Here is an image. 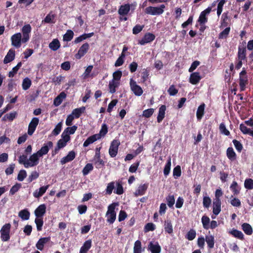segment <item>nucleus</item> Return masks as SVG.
Segmentation results:
<instances>
[{
  "label": "nucleus",
  "instance_id": "a211bd4d",
  "mask_svg": "<svg viewBox=\"0 0 253 253\" xmlns=\"http://www.w3.org/2000/svg\"><path fill=\"white\" fill-rule=\"evenodd\" d=\"M50 241V237L41 238L37 243L36 247L38 250L42 251L43 250L44 245L49 242Z\"/></svg>",
  "mask_w": 253,
  "mask_h": 253
},
{
  "label": "nucleus",
  "instance_id": "8fccbe9b",
  "mask_svg": "<svg viewBox=\"0 0 253 253\" xmlns=\"http://www.w3.org/2000/svg\"><path fill=\"white\" fill-rule=\"evenodd\" d=\"M196 236V231L193 229H191L187 232L186 235V238L188 240L192 241L195 239Z\"/></svg>",
  "mask_w": 253,
  "mask_h": 253
},
{
  "label": "nucleus",
  "instance_id": "ddd939ff",
  "mask_svg": "<svg viewBox=\"0 0 253 253\" xmlns=\"http://www.w3.org/2000/svg\"><path fill=\"white\" fill-rule=\"evenodd\" d=\"M52 147L53 143L50 141H49L46 143L44 144L43 146L42 147L41 149L37 152L39 156L42 157L43 155L47 154L49 149Z\"/></svg>",
  "mask_w": 253,
  "mask_h": 253
},
{
  "label": "nucleus",
  "instance_id": "c03bdc74",
  "mask_svg": "<svg viewBox=\"0 0 253 253\" xmlns=\"http://www.w3.org/2000/svg\"><path fill=\"white\" fill-rule=\"evenodd\" d=\"M73 37L74 32L71 30H68L63 36V41L70 42L73 39Z\"/></svg>",
  "mask_w": 253,
  "mask_h": 253
},
{
  "label": "nucleus",
  "instance_id": "79ce46f5",
  "mask_svg": "<svg viewBox=\"0 0 253 253\" xmlns=\"http://www.w3.org/2000/svg\"><path fill=\"white\" fill-rule=\"evenodd\" d=\"M19 163L20 164L24 165L25 168H28L29 165H27V163H29V161L27 159V156L26 155H22L19 157L18 159Z\"/></svg>",
  "mask_w": 253,
  "mask_h": 253
},
{
  "label": "nucleus",
  "instance_id": "680f3d73",
  "mask_svg": "<svg viewBox=\"0 0 253 253\" xmlns=\"http://www.w3.org/2000/svg\"><path fill=\"white\" fill-rule=\"evenodd\" d=\"M95 164L96 168L97 169H100L104 166V162L101 159L99 153H98V157H97V159L95 161Z\"/></svg>",
  "mask_w": 253,
  "mask_h": 253
},
{
  "label": "nucleus",
  "instance_id": "0eeeda50",
  "mask_svg": "<svg viewBox=\"0 0 253 253\" xmlns=\"http://www.w3.org/2000/svg\"><path fill=\"white\" fill-rule=\"evenodd\" d=\"M155 35L151 33H146L143 38L138 41V43L140 45H145L153 41L155 39Z\"/></svg>",
  "mask_w": 253,
  "mask_h": 253
},
{
  "label": "nucleus",
  "instance_id": "58836bf2",
  "mask_svg": "<svg viewBox=\"0 0 253 253\" xmlns=\"http://www.w3.org/2000/svg\"><path fill=\"white\" fill-rule=\"evenodd\" d=\"M201 222L205 229L207 230L210 228V223L211 222L210 219L208 216L206 215H203L201 219Z\"/></svg>",
  "mask_w": 253,
  "mask_h": 253
},
{
  "label": "nucleus",
  "instance_id": "b1692460",
  "mask_svg": "<svg viewBox=\"0 0 253 253\" xmlns=\"http://www.w3.org/2000/svg\"><path fill=\"white\" fill-rule=\"evenodd\" d=\"M49 185H47L40 187L39 191L38 190H35L33 193L34 197L36 198L42 197L45 193Z\"/></svg>",
  "mask_w": 253,
  "mask_h": 253
},
{
  "label": "nucleus",
  "instance_id": "de8ad7c7",
  "mask_svg": "<svg viewBox=\"0 0 253 253\" xmlns=\"http://www.w3.org/2000/svg\"><path fill=\"white\" fill-rule=\"evenodd\" d=\"M31 84L32 82L31 80L28 78H26L23 80L22 82V88L24 90H26L30 88V87L31 85Z\"/></svg>",
  "mask_w": 253,
  "mask_h": 253
},
{
  "label": "nucleus",
  "instance_id": "5fc2aeb1",
  "mask_svg": "<svg viewBox=\"0 0 253 253\" xmlns=\"http://www.w3.org/2000/svg\"><path fill=\"white\" fill-rule=\"evenodd\" d=\"M219 129L220 133L222 134H224L227 136H229L230 134L229 131L226 128L225 125L223 123L220 124Z\"/></svg>",
  "mask_w": 253,
  "mask_h": 253
},
{
  "label": "nucleus",
  "instance_id": "37998d69",
  "mask_svg": "<svg viewBox=\"0 0 253 253\" xmlns=\"http://www.w3.org/2000/svg\"><path fill=\"white\" fill-rule=\"evenodd\" d=\"M93 69V66L92 65H89L87 67L86 69L85 70L83 74V78L84 79H86L88 78L89 77H93L94 75L93 74H91L90 75V73Z\"/></svg>",
  "mask_w": 253,
  "mask_h": 253
},
{
  "label": "nucleus",
  "instance_id": "052dcab7",
  "mask_svg": "<svg viewBox=\"0 0 253 253\" xmlns=\"http://www.w3.org/2000/svg\"><path fill=\"white\" fill-rule=\"evenodd\" d=\"M39 176V173L37 171H32L27 179L28 182H31L34 180L37 179Z\"/></svg>",
  "mask_w": 253,
  "mask_h": 253
},
{
  "label": "nucleus",
  "instance_id": "bb28decb",
  "mask_svg": "<svg viewBox=\"0 0 253 253\" xmlns=\"http://www.w3.org/2000/svg\"><path fill=\"white\" fill-rule=\"evenodd\" d=\"M164 229L166 233L169 234H172L173 233V230L172 222L170 219H167L165 221Z\"/></svg>",
  "mask_w": 253,
  "mask_h": 253
},
{
  "label": "nucleus",
  "instance_id": "39448f33",
  "mask_svg": "<svg viewBox=\"0 0 253 253\" xmlns=\"http://www.w3.org/2000/svg\"><path fill=\"white\" fill-rule=\"evenodd\" d=\"M120 142L118 139H114L111 143L109 149V154L111 157H115L117 154Z\"/></svg>",
  "mask_w": 253,
  "mask_h": 253
},
{
  "label": "nucleus",
  "instance_id": "6ab92c4d",
  "mask_svg": "<svg viewBox=\"0 0 253 253\" xmlns=\"http://www.w3.org/2000/svg\"><path fill=\"white\" fill-rule=\"evenodd\" d=\"M15 50L13 48L10 49L4 58L3 63L4 64H7L12 61L15 58Z\"/></svg>",
  "mask_w": 253,
  "mask_h": 253
},
{
  "label": "nucleus",
  "instance_id": "0e129e2a",
  "mask_svg": "<svg viewBox=\"0 0 253 253\" xmlns=\"http://www.w3.org/2000/svg\"><path fill=\"white\" fill-rule=\"evenodd\" d=\"M211 200L209 196H204L203 197V204L205 208H209L211 204Z\"/></svg>",
  "mask_w": 253,
  "mask_h": 253
},
{
  "label": "nucleus",
  "instance_id": "49530a36",
  "mask_svg": "<svg viewBox=\"0 0 253 253\" xmlns=\"http://www.w3.org/2000/svg\"><path fill=\"white\" fill-rule=\"evenodd\" d=\"M170 167L171 158L170 157H169L164 169V174L165 176H167L169 174L170 170Z\"/></svg>",
  "mask_w": 253,
  "mask_h": 253
},
{
  "label": "nucleus",
  "instance_id": "5701e85b",
  "mask_svg": "<svg viewBox=\"0 0 253 253\" xmlns=\"http://www.w3.org/2000/svg\"><path fill=\"white\" fill-rule=\"evenodd\" d=\"M76 157V153L74 151H70L67 155L63 157L61 160V164L63 165L73 161Z\"/></svg>",
  "mask_w": 253,
  "mask_h": 253
},
{
  "label": "nucleus",
  "instance_id": "69168bd1",
  "mask_svg": "<svg viewBox=\"0 0 253 253\" xmlns=\"http://www.w3.org/2000/svg\"><path fill=\"white\" fill-rule=\"evenodd\" d=\"M115 188V182H111L108 184L106 189V193L108 195H111L112 193L113 189Z\"/></svg>",
  "mask_w": 253,
  "mask_h": 253
},
{
  "label": "nucleus",
  "instance_id": "6e6d98bb",
  "mask_svg": "<svg viewBox=\"0 0 253 253\" xmlns=\"http://www.w3.org/2000/svg\"><path fill=\"white\" fill-rule=\"evenodd\" d=\"M181 170L180 166L177 165L176 166L173 170V176L175 178H177L181 176Z\"/></svg>",
  "mask_w": 253,
  "mask_h": 253
},
{
  "label": "nucleus",
  "instance_id": "aec40b11",
  "mask_svg": "<svg viewBox=\"0 0 253 253\" xmlns=\"http://www.w3.org/2000/svg\"><path fill=\"white\" fill-rule=\"evenodd\" d=\"M130 9V6L128 3L121 5L118 9V14L121 16H126L129 12Z\"/></svg>",
  "mask_w": 253,
  "mask_h": 253
},
{
  "label": "nucleus",
  "instance_id": "2eb2a0df",
  "mask_svg": "<svg viewBox=\"0 0 253 253\" xmlns=\"http://www.w3.org/2000/svg\"><path fill=\"white\" fill-rule=\"evenodd\" d=\"M40 157L37 152L32 154L29 158V163L26 164L29 165V168L37 166L39 163V157Z\"/></svg>",
  "mask_w": 253,
  "mask_h": 253
},
{
  "label": "nucleus",
  "instance_id": "774afa93",
  "mask_svg": "<svg viewBox=\"0 0 253 253\" xmlns=\"http://www.w3.org/2000/svg\"><path fill=\"white\" fill-rule=\"evenodd\" d=\"M230 31V27H227L223 31H222L220 34H219V39H224L226 38L229 35V33Z\"/></svg>",
  "mask_w": 253,
  "mask_h": 253
},
{
  "label": "nucleus",
  "instance_id": "20e7f679",
  "mask_svg": "<svg viewBox=\"0 0 253 253\" xmlns=\"http://www.w3.org/2000/svg\"><path fill=\"white\" fill-rule=\"evenodd\" d=\"M115 206L114 204L109 205L108 207V211L106 213L107 217V221L110 224H113L116 218V213L115 211Z\"/></svg>",
  "mask_w": 253,
  "mask_h": 253
},
{
  "label": "nucleus",
  "instance_id": "412c9836",
  "mask_svg": "<svg viewBox=\"0 0 253 253\" xmlns=\"http://www.w3.org/2000/svg\"><path fill=\"white\" fill-rule=\"evenodd\" d=\"M100 138V135L98 134H93L89 137H88L85 141L84 142L83 144V146L85 147L88 146L90 144L93 143L96 140L99 139Z\"/></svg>",
  "mask_w": 253,
  "mask_h": 253
},
{
  "label": "nucleus",
  "instance_id": "6e6552de",
  "mask_svg": "<svg viewBox=\"0 0 253 253\" xmlns=\"http://www.w3.org/2000/svg\"><path fill=\"white\" fill-rule=\"evenodd\" d=\"M211 8L208 7L207 8L202 11L200 14L198 20V22L200 25L205 24L208 22V18L207 15L211 12Z\"/></svg>",
  "mask_w": 253,
  "mask_h": 253
},
{
  "label": "nucleus",
  "instance_id": "09e8293b",
  "mask_svg": "<svg viewBox=\"0 0 253 253\" xmlns=\"http://www.w3.org/2000/svg\"><path fill=\"white\" fill-rule=\"evenodd\" d=\"M167 204L169 208H172L175 203V199L173 195H169L166 197Z\"/></svg>",
  "mask_w": 253,
  "mask_h": 253
},
{
  "label": "nucleus",
  "instance_id": "393cba45",
  "mask_svg": "<svg viewBox=\"0 0 253 253\" xmlns=\"http://www.w3.org/2000/svg\"><path fill=\"white\" fill-rule=\"evenodd\" d=\"M205 240L207 243L208 248L209 249H212L214 248L215 240L214 236L212 235H206Z\"/></svg>",
  "mask_w": 253,
  "mask_h": 253
},
{
  "label": "nucleus",
  "instance_id": "864d4df0",
  "mask_svg": "<svg viewBox=\"0 0 253 253\" xmlns=\"http://www.w3.org/2000/svg\"><path fill=\"white\" fill-rule=\"evenodd\" d=\"M156 229V226L153 223L150 222L147 223L144 228V230L145 232H147L149 231H153Z\"/></svg>",
  "mask_w": 253,
  "mask_h": 253
},
{
  "label": "nucleus",
  "instance_id": "7c9ffc66",
  "mask_svg": "<svg viewBox=\"0 0 253 253\" xmlns=\"http://www.w3.org/2000/svg\"><path fill=\"white\" fill-rule=\"evenodd\" d=\"M205 104L203 103L198 108L196 112V117L198 121H201L204 115Z\"/></svg>",
  "mask_w": 253,
  "mask_h": 253
},
{
  "label": "nucleus",
  "instance_id": "9d476101",
  "mask_svg": "<svg viewBox=\"0 0 253 253\" xmlns=\"http://www.w3.org/2000/svg\"><path fill=\"white\" fill-rule=\"evenodd\" d=\"M31 26L30 24H26L23 27L22 29L23 34L22 42H26L29 40V34L31 32Z\"/></svg>",
  "mask_w": 253,
  "mask_h": 253
},
{
  "label": "nucleus",
  "instance_id": "e433bc0d",
  "mask_svg": "<svg viewBox=\"0 0 253 253\" xmlns=\"http://www.w3.org/2000/svg\"><path fill=\"white\" fill-rule=\"evenodd\" d=\"M18 215L22 220H26L29 219L30 213L27 209H24L19 212Z\"/></svg>",
  "mask_w": 253,
  "mask_h": 253
},
{
  "label": "nucleus",
  "instance_id": "f8f14e48",
  "mask_svg": "<svg viewBox=\"0 0 253 253\" xmlns=\"http://www.w3.org/2000/svg\"><path fill=\"white\" fill-rule=\"evenodd\" d=\"M21 34L20 33H16L13 35L11 38V44L13 46L19 48L21 46L22 39Z\"/></svg>",
  "mask_w": 253,
  "mask_h": 253
},
{
  "label": "nucleus",
  "instance_id": "1a4fd4ad",
  "mask_svg": "<svg viewBox=\"0 0 253 253\" xmlns=\"http://www.w3.org/2000/svg\"><path fill=\"white\" fill-rule=\"evenodd\" d=\"M39 123V118L34 117L32 119L28 126V134L29 135H32L34 133Z\"/></svg>",
  "mask_w": 253,
  "mask_h": 253
},
{
  "label": "nucleus",
  "instance_id": "f704fd0d",
  "mask_svg": "<svg viewBox=\"0 0 253 253\" xmlns=\"http://www.w3.org/2000/svg\"><path fill=\"white\" fill-rule=\"evenodd\" d=\"M60 47V43L57 39H55L49 44V47L53 51H56Z\"/></svg>",
  "mask_w": 253,
  "mask_h": 253
},
{
  "label": "nucleus",
  "instance_id": "c756f323",
  "mask_svg": "<svg viewBox=\"0 0 253 253\" xmlns=\"http://www.w3.org/2000/svg\"><path fill=\"white\" fill-rule=\"evenodd\" d=\"M148 184H144L143 185H140L136 190L134 194L136 196H142L144 195L147 188H148Z\"/></svg>",
  "mask_w": 253,
  "mask_h": 253
},
{
  "label": "nucleus",
  "instance_id": "473e14b6",
  "mask_svg": "<svg viewBox=\"0 0 253 253\" xmlns=\"http://www.w3.org/2000/svg\"><path fill=\"white\" fill-rule=\"evenodd\" d=\"M120 85V82L111 80L109 83V91L111 93H114L116 91V88Z\"/></svg>",
  "mask_w": 253,
  "mask_h": 253
},
{
  "label": "nucleus",
  "instance_id": "f3484780",
  "mask_svg": "<svg viewBox=\"0 0 253 253\" xmlns=\"http://www.w3.org/2000/svg\"><path fill=\"white\" fill-rule=\"evenodd\" d=\"M46 206L45 204L40 205L35 211V214L37 217H42L46 212Z\"/></svg>",
  "mask_w": 253,
  "mask_h": 253
},
{
  "label": "nucleus",
  "instance_id": "c85d7f7f",
  "mask_svg": "<svg viewBox=\"0 0 253 253\" xmlns=\"http://www.w3.org/2000/svg\"><path fill=\"white\" fill-rule=\"evenodd\" d=\"M166 110V106L165 105H162L159 109V113L157 116L158 123H161L165 116V111Z\"/></svg>",
  "mask_w": 253,
  "mask_h": 253
},
{
  "label": "nucleus",
  "instance_id": "cd10ccee",
  "mask_svg": "<svg viewBox=\"0 0 253 253\" xmlns=\"http://www.w3.org/2000/svg\"><path fill=\"white\" fill-rule=\"evenodd\" d=\"M221 201L214 200L213 202V213L217 215L221 211Z\"/></svg>",
  "mask_w": 253,
  "mask_h": 253
},
{
  "label": "nucleus",
  "instance_id": "13d9d810",
  "mask_svg": "<svg viewBox=\"0 0 253 253\" xmlns=\"http://www.w3.org/2000/svg\"><path fill=\"white\" fill-rule=\"evenodd\" d=\"M225 2H226L225 0H220L219 2L218 3L217 8V15L218 17L221 14V12H222V9H223V5L225 4Z\"/></svg>",
  "mask_w": 253,
  "mask_h": 253
},
{
  "label": "nucleus",
  "instance_id": "4468645a",
  "mask_svg": "<svg viewBox=\"0 0 253 253\" xmlns=\"http://www.w3.org/2000/svg\"><path fill=\"white\" fill-rule=\"evenodd\" d=\"M148 250L151 253H160L161 247L158 242H150L148 245Z\"/></svg>",
  "mask_w": 253,
  "mask_h": 253
},
{
  "label": "nucleus",
  "instance_id": "603ef678",
  "mask_svg": "<svg viewBox=\"0 0 253 253\" xmlns=\"http://www.w3.org/2000/svg\"><path fill=\"white\" fill-rule=\"evenodd\" d=\"M93 169V167L91 164H87L84 168L82 171L84 175H86L88 174L89 172Z\"/></svg>",
  "mask_w": 253,
  "mask_h": 253
},
{
  "label": "nucleus",
  "instance_id": "a18cd8bd",
  "mask_svg": "<svg viewBox=\"0 0 253 253\" xmlns=\"http://www.w3.org/2000/svg\"><path fill=\"white\" fill-rule=\"evenodd\" d=\"M22 66V62H20L18 63L17 65L13 67L12 69V71H10L8 73V77L10 78L13 77L16 74H17V71Z\"/></svg>",
  "mask_w": 253,
  "mask_h": 253
},
{
  "label": "nucleus",
  "instance_id": "423d86ee",
  "mask_svg": "<svg viewBox=\"0 0 253 253\" xmlns=\"http://www.w3.org/2000/svg\"><path fill=\"white\" fill-rule=\"evenodd\" d=\"M130 87L131 91L136 96H140L142 94L143 91L140 86L137 84L135 81L132 79L130 80Z\"/></svg>",
  "mask_w": 253,
  "mask_h": 253
},
{
  "label": "nucleus",
  "instance_id": "a878e982",
  "mask_svg": "<svg viewBox=\"0 0 253 253\" xmlns=\"http://www.w3.org/2000/svg\"><path fill=\"white\" fill-rule=\"evenodd\" d=\"M91 245L92 241L90 239L85 241L80 249V253H86L91 248Z\"/></svg>",
  "mask_w": 253,
  "mask_h": 253
},
{
  "label": "nucleus",
  "instance_id": "a19ab883",
  "mask_svg": "<svg viewBox=\"0 0 253 253\" xmlns=\"http://www.w3.org/2000/svg\"><path fill=\"white\" fill-rule=\"evenodd\" d=\"M35 222L36 224L37 231H42V226L43 225V218L36 217V218L35 219Z\"/></svg>",
  "mask_w": 253,
  "mask_h": 253
},
{
  "label": "nucleus",
  "instance_id": "f257e3e1",
  "mask_svg": "<svg viewBox=\"0 0 253 253\" xmlns=\"http://www.w3.org/2000/svg\"><path fill=\"white\" fill-rule=\"evenodd\" d=\"M166 6L164 4H161L159 7L148 6L145 9V12L151 15H160L163 13Z\"/></svg>",
  "mask_w": 253,
  "mask_h": 253
},
{
  "label": "nucleus",
  "instance_id": "2f4dec72",
  "mask_svg": "<svg viewBox=\"0 0 253 253\" xmlns=\"http://www.w3.org/2000/svg\"><path fill=\"white\" fill-rule=\"evenodd\" d=\"M226 155L228 159L231 161H234L236 160L237 155L232 147H228L227 148Z\"/></svg>",
  "mask_w": 253,
  "mask_h": 253
},
{
  "label": "nucleus",
  "instance_id": "c9c22d12",
  "mask_svg": "<svg viewBox=\"0 0 253 253\" xmlns=\"http://www.w3.org/2000/svg\"><path fill=\"white\" fill-rule=\"evenodd\" d=\"M242 229L245 233L248 235H251L253 233V228L249 223H244L242 225Z\"/></svg>",
  "mask_w": 253,
  "mask_h": 253
},
{
  "label": "nucleus",
  "instance_id": "e2e57ef3",
  "mask_svg": "<svg viewBox=\"0 0 253 253\" xmlns=\"http://www.w3.org/2000/svg\"><path fill=\"white\" fill-rule=\"evenodd\" d=\"M122 76V72L120 70H117L114 72L113 74L112 80L119 82Z\"/></svg>",
  "mask_w": 253,
  "mask_h": 253
},
{
  "label": "nucleus",
  "instance_id": "4d7b16f0",
  "mask_svg": "<svg viewBox=\"0 0 253 253\" xmlns=\"http://www.w3.org/2000/svg\"><path fill=\"white\" fill-rule=\"evenodd\" d=\"M245 187L249 190L253 189V180L251 178L246 179L244 183Z\"/></svg>",
  "mask_w": 253,
  "mask_h": 253
},
{
  "label": "nucleus",
  "instance_id": "9b49d317",
  "mask_svg": "<svg viewBox=\"0 0 253 253\" xmlns=\"http://www.w3.org/2000/svg\"><path fill=\"white\" fill-rule=\"evenodd\" d=\"M89 45L87 42L84 43L79 48L78 52L75 55V57L78 59H81L84 56L89 49Z\"/></svg>",
  "mask_w": 253,
  "mask_h": 253
},
{
  "label": "nucleus",
  "instance_id": "bf43d9fd",
  "mask_svg": "<svg viewBox=\"0 0 253 253\" xmlns=\"http://www.w3.org/2000/svg\"><path fill=\"white\" fill-rule=\"evenodd\" d=\"M115 194L118 195H121L124 193V189L122 186V182H118L117 183V188L114 192Z\"/></svg>",
  "mask_w": 253,
  "mask_h": 253
},
{
  "label": "nucleus",
  "instance_id": "338daca9",
  "mask_svg": "<svg viewBox=\"0 0 253 253\" xmlns=\"http://www.w3.org/2000/svg\"><path fill=\"white\" fill-rule=\"evenodd\" d=\"M232 142L237 151L241 152L243 148L242 143L236 139H234Z\"/></svg>",
  "mask_w": 253,
  "mask_h": 253
},
{
  "label": "nucleus",
  "instance_id": "f03ea898",
  "mask_svg": "<svg viewBox=\"0 0 253 253\" xmlns=\"http://www.w3.org/2000/svg\"><path fill=\"white\" fill-rule=\"evenodd\" d=\"M11 228V224L10 223H6L3 225L0 230V239L3 242L8 241L10 238V231Z\"/></svg>",
  "mask_w": 253,
  "mask_h": 253
},
{
  "label": "nucleus",
  "instance_id": "4be33fe9",
  "mask_svg": "<svg viewBox=\"0 0 253 253\" xmlns=\"http://www.w3.org/2000/svg\"><path fill=\"white\" fill-rule=\"evenodd\" d=\"M202 79L199 72L192 73L190 76L189 82L192 84H197Z\"/></svg>",
  "mask_w": 253,
  "mask_h": 253
},
{
  "label": "nucleus",
  "instance_id": "3c124183",
  "mask_svg": "<svg viewBox=\"0 0 253 253\" xmlns=\"http://www.w3.org/2000/svg\"><path fill=\"white\" fill-rule=\"evenodd\" d=\"M62 123L61 122L58 123L57 125L55 126L54 129L52 130V134L55 136L58 135L61 132V130L62 129Z\"/></svg>",
  "mask_w": 253,
  "mask_h": 253
},
{
  "label": "nucleus",
  "instance_id": "ea45409f",
  "mask_svg": "<svg viewBox=\"0 0 253 253\" xmlns=\"http://www.w3.org/2000/svg\"><path fill=\"white\" fill-rule=\"evenodd\" d=\"M142 245L141 242L139 240L135 242L133 247V253H142Z\"/></svg>",
  "mask_w": 253,
  "mask_h": 253
},
{
  "label": "nucleus",
  "instance_id": "7ed1b4c3",
  "mask_svg": "<svg viewBox=\"0 0 253 253\" xmlns=\"http://www.w3.org/2000/svg\"><path fill=\"white\" fill-rule=\"evenodd\" d=\"M239 84L241 91H244L246 89V85L249 83L247 72L245 68H243L242 71L239 74Z\"/></svg>",
  "mask_w": 253,
  "mask_h": 253
},
{
  "label": "nucleus",
  "instance_id": "4c0bfd02",
  "mask_svg": "<svg viewBox=\"0 0 253 253\" xmlns=\"http://www.w3.org/2000/svg\"><path fill=\"white\" fill-rule=\"evenodd\" d=\"M229 233L234 237L240 240H244V235L241 231L238 230L237 229H233Z\"/></svg>",
  "mask_w": 253,
  "mask_h": 253
},
{
  "label": "nucleus",
  "instance_id": "72a5a7b5",
  "mask_svg": "<svg viewBox=\"0 0 253 253\" xmlns=\"http://www.w3.org/2000/svg\"><path fill=\"white\" fill-rule=\"evenodd\" d=\"M230 188L233 192L234 196H237L240 193V187L238 185L237 182L233 181L231 184Z\"/></svg>",
  "mask_w": 253,
  "mask_h": 253
},
{
  "label": "nucleus",
  "instance_id": "dca6fc26",
  "mask_svg": "<svg viewBox=\"0 0 253 253\" xmlns=\"http://www.w3.org/2000/svg\"><path fill=\"white\" fill-rule=\"evenodd\" d=\"M246 46L245 45H239L238 46V51L237 53V57L238 59L247 60L246 56Z\"/></svg>",
  "mask_w": 253,
  "mask_h": 253
}]
</instances>
